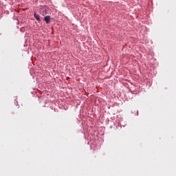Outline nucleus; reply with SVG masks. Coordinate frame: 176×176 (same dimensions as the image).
I'll use <instances>...</instances> for the list:
<instances>
[{"instance_id": "3", "label": "nucleus", "mask_w": 176, "mask_h": 176, "mask_svg": "<svg viewBox=\"0 0 176 176\" xmlns=\"http://www.w3.org/2000/svg\"><path fill=\"white\" fill-rule=\"evenodd\" d=\"M46 14V12H45L44 14H43V16H45Z\"/></svg>"}, {"instance_id": "1", "label": "nucleus", "mask_w": 176, "mask_h": 176, "mask_svg": "<svg viewBox=\"0 0 176 176\" xmlns=\"http://www.w3.org/2000/svg\"><path fill=\"white\" fill-rule=\"evenodd\" d=\"M51 17L50 16H46L44 18V21H45L46 24H49V23H50V20H51Z\"/></svg>"}, {"instance_id": "2", "label": "nucleus", "mask_w": 176, "mask_h": 176, "mask_svg": "<svg viewBox=\"0 0 176 176\" xmlns=\"http://www.w3.org/2000/svg\"><path fill=\"white\" fill-rule=\"evenodd\" d=\"M34 17L37 20V21H41L40 16L36 13L34 14Z\"/></svg>"}]
</instances>
